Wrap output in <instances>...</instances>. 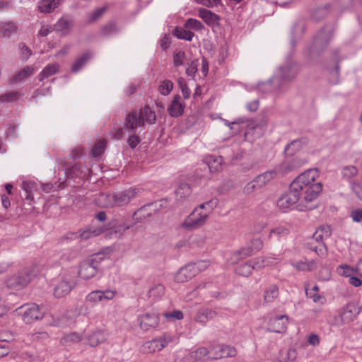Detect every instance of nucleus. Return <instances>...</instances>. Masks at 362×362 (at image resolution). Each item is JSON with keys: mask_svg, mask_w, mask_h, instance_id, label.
I'll list each match as a JSON object with an SVG mask.
<instances>
[{"mask_svg": "<svg viewBox=\"0 0 362 362\" xmlns=\"http://www.w3.org/2000/svg\"><path fill=\"white\" fill-rule=\"evenodd\" d=\"M118 28L115 22H109L101 28V33L104 36H110L118 32Z\"/></svg>", "mask_w": 362, "mask_h": 362, "instance_id": "obj_45", "label": "nucleus"}, {"mask_svg": "<svg viewBox=\"0 0 362 362\" xmlns=\"http://www.w3.org/2000/svg\"><path fill=\"white\" fill-rule=\"evenodd\" d=\"M107 146V141L105 139L98 141L92 148V156L93 157H98L101 156Z\"/></svg>", "mask_w": 362, "mask_h": 362, "instance_id": "obj_46", "label": "nucleus"}, {"mask_svg": "<svg viewBox=\"0 0 362 362\" xmlns=\"http://www.w3.org/2000/svg\"><path fill=\"white\" fill-rule=\"evenodd\" d=\"M298 66L296 64L288 63L279 68L278 74L264 85L271 86L272 83H281L278 88L280 89L284 83L292 81L298 74Z\"/></svg>", "mask_w": 362, "mask_h": 362, "instance_id": "obj_4", "label": "nucleus"}, {"mask_svg": "<svg viewBox=\"0 0 362 362\" xmlns=\"http://www.w3.org/2000/svg\"><path fill=\"white\" fill-rule=\"evenodd\" d=\"M174 35L176 36L179 39L185 40L187 41H191L194 35V34L189 31L185 30L181 28H176L174 30Z\"/></svg>", "mask_w": 362, "mask_h": 362, "instance_id": "obj_44", "label": "nucleus"}, {"mask_svg": "<svg viewBox=\"0 0 362 362\" xmlns=\"http://www.w3.org/2000/svg\"><path fill=\"white\" fill-rule=\"evenodd\" d=\"M173 88V82L170 80L166 79L161 81L160 86H158V91L161 95L166 96L170 94Z\"/></svg>", "mask_w": 362, "mask_h": 362, "instance_id": "obj_47", "label": "nucleus"}, {"mask_svg": "<svg viewBox=\"0 0 362 362\" xmlns=\"http://www.w3.org/2000/svg\"><path fill=\"white\" fill-rule=\"evenodd\" d=\"M308 343L313 346H318L320 344V337L316 334H311L308 336Z\"/></svg>", "mask_w": 362, "mask_h": 362, "instance_id": "obj_64", "label": "nucleus"}, {"mask_svg": "<svg viewBox=\"0 0 362 362\" xmlns=\"http://www.w3.org/2000/svg\"><path fill=\"white\" fill-rule=\"evenodd\" d=\"M319 287L317 285H314L310 289L306 288L305 292L308 298H311L315 303L320 302L323 298L322 296L318 294Z\"/></svg>", "mask_w": 362, "mask_h": 362, "instance_id": "obj_49", "label": "nucleus"}, {"mask_svg": "<svg viewBox=\"0 0 362 362\" xmlns=\"http://www.w3.org/2000/svg\"><path fill=\"white\" fill-rule=\"evenodd\" d=\"M361 312V308L354 303H347L342 309L340 316L341 321L349 323L354 321Z\"/></svg>", "mask_w": 362, "mask_h": 362, "instance_id": "obj_14", "label": "nucleus"}, {"mask_svg": "<svg viewBox=\"0 0 362 362\" xmlns=\"http://www.w3.org/2000/svg\"><path fill=\"white\" fill-rule=\"evenodd\" d=\"M185 61V52L178 51L173 54V64L175 66H180L184 64Z\"/></svg>", "mask_w": 362, "mask_h": 362, "instance_id": "obj_55", "label": "nucleus"}, {"mask_svg": "<svg viewBox=\"0 0 362 362\" xmlns=\"http://www.w3.org/2000/svg\"><path fill=\"white\" fill-rule=\"evenodd\" d=\"M22 189L25 192V199L27 200H33V192L36 189V184L32 181H23L22 182Z\"/></svg>", "mask_w": 362, "mask_h": 362, "instance_id": "obj_42", "label": "nucleus"}, {"mask_svg": "<svg viewBox=\"0 0 362 362\" xmlns=\"http://www.w3.org/2000/svg\"><path fill=\"white\" fill-rule=\"evenodd\" d=\"M281 260L279 258L272 257L255 258L237 267L235 272L238 275L248 277L252 274L253 270H260L267 265L276 264Z\"/></svg>", "mask_w": 362, "mask_h": 362, "instance_id": "obj_3", "label": "nucleus"}, {"mask_svg": "<svg viewBox=\"0 0 362 362\" xmlns=\"http://www.w3.org/2000/svg\"><path fill=\"white\" fill-rule=\"evenodd\" d=\"M209 219V213L194 209L184 220L181 227L187 230H194L202 228Z\"/></svg>", "mask_w": 362, "mask_h": 362, "instance_id": "obj_7", "label": "nucleus"}, {"mask_svg": "<svg viewBox=\"0 0 362 362\" xmlns=\"http://www.w3.org/2000/svg\"><path fill=\"white\" fill-rule=\"evenodd\" d=\"M192 194V188L187 183H181L175 190V196L177 200L183 201Z\"/></svg>", "mask_w": 362, "mask_h": 362, "instance_id": "obj_34", "label": "nucleus"}, {"mask_svg": "<svg viewBox=\"0 0 362 362\" xmlns=\"http://www.w3.org/2000/svg\"><path fill=\"white\" fill-rule=\"evenodd\" d=\"M199 17L209 26L214 27L219 25L220 17L210 10L204 8L199 9Z\"/></svg>", "mask_w": 362, "mask_h": 362, "instance_id": "obj_22", "label": "nucleus"}, {"mask_svg": "<svg viewBox=\"0 0 362 362\" xmlns=\"http://www.w3.org/2000/svg\"><path fill=\"white\" fill-rule=\"evenodd\" d=\"M140 327L142 330L147 332L151 329L158 327L159 317L155 313H146L139 317Z\"/></svg>", "mask_w": 362, "mask_h": 362, "instance_id": "obj_15", "label": "nucleus"}, {"mask_svg": "<svg viewBox=\"0 0 362 362\" xmlns=\"http://www.w3.org/2000/svg\"><path fill=\"white\" fill-rule=\"evenodd\" d=\"M215 359H219L227 357H234L237 351L233 346L225 344H218L212 348Z\"/></svg>", "mask_w": 362, "mask_h": 362, "instance_id": "obj_17", "label": "nucleus"}, {"mask_svg": "<svg viewBox=\"0 0 362 362\" xmlns=\"http://www.w3.org/2000/svg\"><path fill=\"white\" fill-rule=\"evenodd\" d=\"M139 192V189L130 187L127 189L113 193L115 207L127 205L133 199L137 197Z\"/></svg>", "mask_w": 362, "mask_h": 362, "instance_id": "obj_11", "label": "nucleus"}, {"mask_svg": "<svg viewBox=\"0 0 362 362\" xmlns=\"http://www.w3.org/2000/svg\"><path fill=\"white\" fill-rule=\"evenodd\" d=\"M330 6H331L329 4H327L322 7L317 8L314 11L313 18L317 21H320L328 13Z\"/></svg>", "mask_w": 362, "mask_h": 362, "instance_id": "obj_51", "label": "nucleus"}, {"mask_svg": "<svg viewBox=\"0 0 362 362\" xmlns=\"http://www.w3.org/2000/svg\"><path fill=\"white\" fill-rule=\"evenodd\" d=\"M165 286L160 283H155L152 286L149 288L148 292V296L152 298L153 300L160 299L165 294Z\"/></svg>", "mask_w": 362, "mask_h": 362, "instance_id": "obj_30", "label": "nucleus"}, {"mask_svg": "<svg viewBox=\"0 0 362 362\" xmlns=\"http://www.w3.org/2000/svg\"><path fill=\"white\" fill-rule=\"evenodd\" d=\"M110 225L114 229L115 233L122 235L125 230L129 229L131 226L126 223H118L117 220L112 221Z\"/></svg>", "mask_w": 362, "mask_h": 362, "instance_id": "obj_48", "label": "nucleus"}, {"mask_svg": "<svg viewBox=\"0 0 362 362\" xmlns=\"http://www.w3.org/2000/svg\"><path fill=\"white\" fill-rule=\"evenodd\" d=\"M74 25L73 20L69 16L62 17L54 25L55 30L67 34Z\"/></svg>", "mask_w": 362, "mask_h": 362, "instance_id": "obj_29", "label": "nucleus"}, {"mask_svg": "<svg viewBox=\"0 0 362 362\" xmlns=\"http://www.w3.org/2000/svg\"><path fill=\"white\" fill-rule=\"evenodd\" d=\"M276 176V172L275 170H268L264 173L257 175L255 178V182H257V186L260 188L265 186L272 179Z\"/></svg>", "mask_w": 362, "mask_h": 362, "instance_id": "obj_32", "label": "nucleus"}, {"mask_svg": "<svg viewBox=\"0 0 362 362\" xmlns=\"http://www.w3.org/2000/svg\"><path fill=\"white\" fill-rule=\"evenodd\" d=\"M181 100V97L179 95L173 97L170 105L167 109L168 114L171 117H178L183 114L185 105L182 103Z\"/></svg>", "mask_w": 362, "mask_h": 362, "instance_id": "obj_20", "label": "nucleus"}, {"mask_svg": "<svg viewBox=\"0 0 362 362\" xmlns=\"http://www.w3.org/2000/svg\"><path fill=\"white\" fill-rule=\"evenodd\" d=\"M98 272L97 265L95 264L94 260L86 261L83 262L78 271V275L83 279L88 280L93 277Z\"/></svg>", "mask_w": 362, "mask_h": 362, "instance_id": "obj_18", "label": "nucleus"}, {"mask_svg": "<svg viewBox=\"0 0 362 362\" xmlns=\"http://www.w3.org/2000/svg\"><path fill=\"white\" fill-rule=\"evenodd\" d=\"M218 199H211L210 201L202 203L199 204L197 207H196L194 209H198V211H201V210L205 209L206 206H208L210 208V210L212 211L215 207L218 205Z\"/></svg>", "mask_w": 362, "mask_h": 362, "instance_id": "obj_58", "label": "nucleus"}, {"mask_svg": "<svg viewBox=\"0 0 362 362\" xmlns=\"http://www.w3.org/2000/svg\"><path fill=\"white\" fill-rule=\"evenodd\" d=\"M337 270L339 274L346 276H351L354 274V269L348 265H340Z\"/></svg>", "mask_w": 362, "mask_h": 362, "instance_id": "obj_60", "label": "nucleus"}, {"mask_svg": "<svg viewBox=\"0 0 362 362\" xmlns=\"http://www.w3.org/2000/svg\"><path fill=\"white\" fill-rule=\"evenodd\" d=\"M218 313L208 308H202L197 311L194 317V320L197 322L205 325L209 320L216 317Z\"/></svg>", "mask_w": 362, "mask_h": 362, "instance_id": "obj_23", "label": "nucleus"}, {"mask_svg": "<svg viewBox=\"0 0 362 362\" xmlns=\"http://www.w3.org/2000/svg\"><path fill=\"white\" fill-rule=\"evenodd\" d=\"M263 243L259 238L252 240L247 245L234 252L230 261L232 264H237L240 260L251 257L262 247Z\"/></svg>", "mask_w": 362, "mask_h": 362, "instance_id": "obj_6", "label": "nucleus"}, {"mask_svg": "<svg viewBox=\"0 0 362 362\" xmlns=\"http://www.w3.org/2000/svg\"><path fill=\"white\" fill-rule=\"evenodd\" d=\"M21 98V93L19 91H11L5 93L0 95L1 103H11L16 102Z\"/></svg>", "mask_w": 362, "mask_h": 362, "instance_id": "obj_43", "label": "nucleus"}, {"mask_svg": "<svg viewBox=\"0 0 362 362\" xmlns=\"http://www.w3.org/2000/svg\"><path fill=\"white\" fill-rule=\"evenodd\" d=\"M34 74V68L25 66L23 69L16 73L10 80L11 83H18L25 80Z\"/></svg>", "mask_w": 362, "mask_h": 362, "instance_id": "obj_28", "label": "nucleus"}, {"mask_svg": "<svg viewBox=\"0 0 362 362\" xmlns=\"http://www.w3.org/2000/svg\"><path fill=\"white\" fill-rule=\"evenodd\" d=\"M138 114L140 118H142L144 124L145 122H146L147 123L152 124H154L156 121V116L155 112L152 111L151 107L148 105H146L144 108L140 109Z\"/></svg>", "mask_w": 362, "mask_h": 362, "instance_id": "obj_33", "label": "nucleus"}, {"mask_svg": "<svg viewBox=\"0 0 362 362\" xmlns=\"http://www.w3.org/2000/svg\"><path fill=\"white\" fill-rule=\"evenodd\" d=\"M179 87L180 88L183 97L185 99H188L190 97L191 91L188 88L185 80L183 78H180L177 81Z\"/></svg>", "mask_w": 362, "mask_h": 362, "instance_id": "obj_56", "label": "nucleus"}, {"mask_svg": "<svg viewBox=\"0 0 362 362\" xmlns=\"http://www.w3.org/2000/svg\"><path fill=\"white\" fill-rule=\"evenodd\" d=\"M292 266L298 271H312L315 267V262L314 260L296 262L292 263Z\"/></svg>", "mask_w": 362, "mask_h": 362, "instance_id": "obj_40", "label": "nucleus"}, {"mask_svg": "<svg viewBox=\"0 0 362 362\" xmlns=\"http://www.w3.org/2000/svg\"><path fill=\"white\" fill-rule=\"evenodd\" d=\"M140 141L141 139L139 136L136 135V133H129V138L127 139V144L131 148H135Z\"/></svg>", "mask_w": 362, "mask_h": 362, "instance_id": "obj_59", "label": "nucleus"}, {"mask_svg": "<svg viewBox=\"0 0 362 362\" xmlns=\"http://www.w3.org/2000/svg\"><path fill=\"white\" fill-rule=\"evenodd\" d=\"M107 230L105 226H90L83 230L78 232V238L83 240H87L89 238L98 236L103 233Z\"/></svg>", "mask_w": 362, "mask_h": 362, "instance_id": "obj_21", "label": "nucleus"}, {"mask_svg": "<svg viewBox=\"0 0 362 362\" xmlns=\"http://www.w3.org/2000/svg\"><path fill=\"white\" fill-rule=\"evenodd\" d=\"M173 338L169 334H163L158 339L145 342L141 346V351L144 354H152L157 351H160L165 348Z\"/></svg>", "mask_w": 362, "mask_h": 362, "instance_id": "obj_10", "label": "nucleus"}, {"mask_svg": "<svg viewBox=\"0 0 362 362\" xmlns=\"http://www.w3.org/2000/svg\"><path fill=\"white\" fill-rule=\"evenodd\" d=\"M82 337L76 332H72L66 334L62 339V343L74 342L77 343L81 341Z\"/></svg>", "mask_w": 362, "mask_h": 362, "instance_id": "obj_53", "label": "nucleus"}, {"mask_svg": "<svg viewBox=\"0 0 362 362\" xmlns=\"http://www.w3.org/2000/svg\"><path fill=\"white\" fill-rule=\"evenodd\" d=\"M97 204L103 208L115 207L113 193H100L97 198Z\"/></svg>", "mask_w": 362, "mask_h": 362, "instance_id": "obj_31", "label": "nucleus"}, {"mask_svg": "<svg viewBox=\"0 0 362 362\" xmlns=\"http://www.w3.org/2000/svg\"><path fill=\"white\" fill-rule=\"evenodd\" d=\"M197 71V61H192L186 69V74L188 76H194Z\"/></svg>", "mask_w": 362, "mask_h": 362, "instance_id": "obj_62", "label": "nucleus"}, {"mask_svg": "<svg viewBox=\"0 0 362 362\" xmlns=\"http://www.w3.org/2000/svg\"><path fill=\"white\" fill-rule=\"evenodd\" d=\"M144 126V121L140 118L136 111L131 112L126 115L124 128L129 133H136V129Z\"/></svg>", "mask_w": 362, "mask_h": 362, "instance_id": "obj_13", "label": "nucleus"}, {"mask_svg": "<svg viewBox=\"0 0 362 362\" xmlns=\"http://www.w3.org/2000/svg\"><path fill=\"white\" fill-rule=\"evenodd\" d=\"M279 291L276 285L273 284L269 286L264 293V303L268 304L274 302V300L279 296Z\"/></svg>", "mask_w": 362, "mask_h": 362, "instance_id": "obj_35", "label": "nucleus"}, {"mask_svg": "<svg viewBox=\"0 0 362 362\" xmlns=\"http://www.w3.org/2000/svg\"><path fill=\"white\" fill-rule=\"evenodd\" d=\"M305 163V160L302 159H299L298 158H294L288 160H286L282 164V168L284 170L291 171L296 168H298L303 165Z\"/></svg>", "mask_w": 362, "mask_h": 362, "instance_id": "obj_38", "label": "nucleus"}, {"mask_svg": "<svg viewBox=\"0 0 362 362\" xmlns=\"http://www.w3.org/2000/svg\"><path fill=\"white\" fill-rule=\"evenodd\" d=\"M303 145L302 139H296L288 144L285 148V153L286 155L292 156L296 152L298 151Z\"/></svg>", "mask_w": 362, "mask_h": 362, "instance_id": "obj_39", "label": "nucleus"}, {"mask_svg": "<svg viewBox=\"0 0 362 362\" xmlns=\"http://www.w3.org/2000/svg\"><path fill=\"white\" fill-rule=\"evenodd\" d=\"M22 315L23 320L26 324H30L35 320H41L43 317V313L39 305L35 303L24 305L18 308Z\"/></svg>", "mask_w": 362, "mask_h": 362, "instance_id": "obj_9", "label": "nucleus"}, {"mask_svg": "<svg viewBox=\"0 0 362 362\" xmlns=\"http://www.w3.org/2000/svg\"><path fill=\"white\" fill-rule=\"evenodd\" d=\"M341 173L344 177L350 179L357 175L358 169L354 165L346 166L343 168Z\"/></svg>", "mask_w": 362, "mask_h": 362, "instance_id": "obj_54", "label": "nucleus"}, {"mask_svg": "<svg viewBox=\"0 0 362 362\" xmlns=\"http://www.w3.org/2000/svg\"><path fill=\"white\" fill-rule=\"evenodd\" d=\"M185 28L192 29L196 31L202 30L204 28L202 23L194 18H189L185 23Z\"/></svg>", "mask_w": 362, "mask_h": 362, "instance_id": "obj_50", "label": "nucleus"}, {"mask_svg": "<svg viewBox=\"0 0 362 362\" xmlns=\"http://www.w3.org/2000/svg\"><path fill=\"white\" fill-rule=\"evenodd\" d=\"M93 57V53L86 52L81 56L78 57L74 62L71 70L74 73L79 71Z\"/></svg>", "mask_w": 362, "mask_h": 362, "instance_id": "obj_26", "label": "nucleus"}, {"mask_svg": "<svg viewBox=\"0 0 362 362\" xmlns=\"http://www.w3.org/2000/svg\"><path fill=\"white\" fill-rule=\"evenodd\" d=\"M331 234L332 231L329 226H323L317 228L310 238V242L308 243V244L310 245V249L315 251L319 256L326 255L327 249L325 244L322 243V240L329 238Z\"/></svg>", "mask_w": 362, "mask_h": 362, "instance_id": "obj_5", "label": "nucleus"}, {"mask_svg": "<svg viewBox=\"0 0 362 362\" xmlns=\"http://www.w3.org/2000/svg\"><path fill=\"white\" fill-rule=\"evenodd\" d=\"M63 0H41L38 4V8L42 13H49L57 8Z\"/></svg>", "mask_w": 362, "mask_h": 362, "instance_id": "obj_27", "label": "nucleus"}, {"mask_svg": "<svg viewBox=\"0 0 362 362\" xmlns=\"http://www.w3.org/2000/svg\"><path fill=\"white\" fill-rule=\"evenodd\" d=\"M108 339V333L104 330H95L88 337V343L91 346L95 347L105 342Z\"/></svg>", "mask_w": 362, "mask_h": 362, "instance_id": "obj_24", "label": "nucleus"}, {"mask_svg": "<svg viewBox=\"0 0 362 362\" xmlns=\"http://www.w3.org/2000/svg\"><path fill=\"white\" fill-rule=\"evenodd\" d=\"M317 177V169H309L301 173L290 185L289 192L278 199L277 206L287 209L298 202L300 210L315 208V202L322 190L321 182L316 180Z\"/></svg>", "mask_w": 362, "mask_h": 362, "instance_id": "obj_1", "label": "nucleus"}, {"mask_svg": "<svg viewBox=\"0 0 362 362\" xmlns=\"http://www.w3.org/2000/svg\"><path fill=\"white\" fill-rule=\"evenodd\" d=\"M163 317L168 321L180 320L183 319L184 315L182 311L175 310L172 312H166L163 313Z\"/></svg>", "mask_w": 362, "mask_h": 362, "instance_id": "obj_52", "label": "nucleus"}, {"mask_svg": "<svg viewBox=\"0 0 362 362\" xmlns=\"http://www.w3.org/2000/svg\"><path fill=\"white\" fill-rule=\"evenodd\" d=\"M17 30V25L13 22L0 23V35L4 37H9Z\"/></svg>", "mask_w": 362, "mask_h": 362, "instance_id": "obj_37", "label": "nucleus"}, {"mask_svg": "<svg viewBox=\"0 0 362 362\" xmlns=\"http://www.w3.org/2000/svg\"><path fill=\"white\" fill-rule=\"evenodd\" d=\"M106 9L107 8L104 6L93 11L89 16V22L92 23L97 21L103 15Z\"/></svg>", "mask_w": 362, "mask_h": 362, "instance_id": "obj_57", "label": "nucleus"}, {"mask_svg": "<svg viewBox=\"0 0 362 362\" xmlns=\"http://www.w3.org/2000/svg\"><path fill=\"white\" fill-rule=\"evenodd\" d=\"M39 272L40 268L37 264L25 267L17 274L8 278L6 284L7 287L11 289H22L26 286Z\"/></svg>", "mask_w": 362, "mask_h": 362, "instance_id": "obj_2", "label": "nucleus"}, {"mask_svg": "<svg viewBox=\"0 0 362 362\" xmlns=\"http://www.w3.org/2000/svg\"><path fill=\"white\" fill-rule=\"evenodd\" d=\"M223 159L220 156H211L208 161V167L211 173L221 169Z\"/></svg>", "mask_w": 362, "mask_h": 362, "instance_id": "obj_41", "label": "nucleus"}, {"mask_svg": "<svg viewBox=\"0 0 362 362\" xmlns=\"http://www.w3.org/2000/svg\"><path fill=\"white\" fill-rule=\"evenodd\" d=\"M332 33V29L330 28H323L320 30L314 38L310 47L311 53L320 54L329 44Z\"/></svg>", "mask_w": 362, "mask_h": 362, "instance_id": "obj_8", "label": "nucleus"}, {"mask_svg": "<svg viewBox=\"0 0 362 362\" xmlns=\"http://www.w3.org/2000/svg\"><path fill=\"white\" fill-rule=\"evenodd\" d=\"M59 65L57 63L48 64L46 66L39 74V80L43 81L45 78L58 73Z\"/></svg>", "mask_w": 362, "mask_h": 362, "instance_id": "obj_36", "label": "nucleus"}, {"mask_svg": "<svg viewBox=\"0 0 362 362\" xmlns=\"http://www.w3.org/2000/svg\"><path fill=\"white\" fill-rule=\"evenodd\" d=\"M260 189L259 186H257V182H255V179L249 182L243 188V192L246 194H250L254 192L256 189Z\"/></svg>", "mask_w": 362, "mask_h": 362, "instance_id": "obj_61", "label": "nucleus"}, {"mask_svg": "<svg viewBox=\"0 0 362 362\" xmlns=\"http://www.w3.org/2000/svg\"><path fill=\"white\" fill-rule=\"evenodd\" d=\"M350 216L355 222H361L362 221V209H356L351 211Z\"/></svg>", "mask_w": 362, "mask_h": 362, "instance_id": "obj_63", "label": "nucleus"}, {"mask_svg": "<svg viewBox=\"0 0 362 362\" xmlns=\"http://www.w3.org/2000/svg\"><path fill=\"white\" fill-rule=\"evenodd\" d=\"M73 286L71 283L67 280L62 279L55 286L54 290V295L57 298H62L71 291Z\"/></svg>", "mask_w": 362, "mask_h": 362, "instance_id": "obj_25", "label": "nucleus"}, {"mask_svg": "<svg viewBox=\"0 0 362 362\" xmlns=\"http://www.w3.org/2000/svg\"><path fill=\"white\" fill-rule=\"evenodd\" d=\"M288 323V317L286 315L271 317L269 320L270 327L268 329V331L276 333L285 332L287 329Z\"/></svg>", "mask_w": 362, "mask_h": 362, "instance_id": "obj_12", "label": "nucleus"}, {"mask_svg": "<svg viewBox=\"0 0 362 362\" xmlns=\"http://www.w3.org/2000/svg\"><path fill=\"white\" fill-rule=\"evenodd\" d=\"M116 294V291L113 290H105V291H100L97 290L90 292L87 296V300L93 303H96L99 301H102L103 300H112Z\"/></svg>", "mask_w": 362, "mask_h": 362, "instance_id": "obj_19", "label": "nucleus"}, {"mask_svg": "<svg viewBox=\"0 0 362 362\" xmlns=\"http://www.w3.org/2000/svg\"><path fill=\"white\" fill-rule=\"evenodd\" d=\"M197 268L194 264H188L182 267L175 274V280L177 283H184L195 276Z\"/></svg>", "mask_w": 362, "mask_h": 362, "instance_id": "obj_16", "label": "nucleus"}]
</instances>
